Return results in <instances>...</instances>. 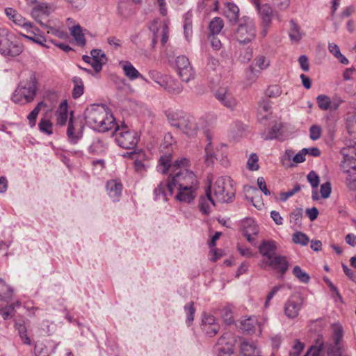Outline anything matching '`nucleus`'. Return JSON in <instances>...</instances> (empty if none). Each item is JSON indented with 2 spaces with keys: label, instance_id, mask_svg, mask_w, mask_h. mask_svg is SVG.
<instances>
[{
  "label": "nucleus",
  "instance_id": "obj_58",
  "mask_svg": "<svg viewBox=\"0 0 356 356\" xmlns=\"http://www.w3.org/2000/svg\"><path fill=\"white\" fill-rule=\"evenodd\" d=\"M310 138L313 140H316L320 138L321 136V128L318 125H312L309 129Z\"/></svg>",
  "mask_w": 356,
  "mask_h": 356
},
{
  "label": "nucleus",
  "instance_id": "obj_62",
  "mask_svg": "<svg viewBox=\"0 0 356 356\" xmlns=\"http://www.w3.org/2000/svg\"><path fill=\"white\" fill-rule=\"evenodd\" d=\"M272 4L277 8L280 10H285L286 9L289 4L290 0H270Z\"/></svg>",
  "mask_w": 356,
  "mask_h": 356
},
{
  "label": "nucleus",
  "instance_id": "obj_36",
  "mask_svg": "<svg viewBox=\"0 0 356 356\" xmlns=\"http://www.w3.org/2000/svg\"><path fill=\"white\" fill-rule=\"evenodd\" d=\"M258 326L259 328L261 327L260 323H259L255 318V317H250L245 320L241 321V329L248 332H254L255 331L256 327ZM259 332H261V330L259 329Z\"/></svg>",
  "mask_w": 356,
  "mask_h": 356
},
{
  "label": "nucleus",
  "instance_id": "obj_38",
  "mask_svg": "<svg viewBox=\"0 0 356 356\" xmlns=\"http://www.w3.org/2000/svg\"><path fill=\"white\" fill-rule=\"evenodd\" d=\"M224 26V22L222 18L219 17H214L209 24L210 35H216L220 33Z\"/></svg>",
  "mask_w": 356,
  "mask_h": 356
},
{
  "label": "nucleus",
  "instance_id": "obj_56",
  "mask_svg": "<svg viewBox=\"0 0 356 356\" xmlns=\"http://www.w3.org/2000/svg\"><path fill=\"white\" fill-rule=\"evenodd\" d=\"M282 284L277 285L273 287L271 291L268 293L266 296V299L264 303V307L266 308L268 307L270 305V302L273 299V298L275 296V295L282 289L283 288Z\"/></svg>",
  "mask_w": 356,
  "mask_h": 356
},
{
  "label": "nucleus",
  "instance_id": "obj_28",
  "mask_svg": "<svg viewBox=\"0 0 356 356\" xmlns=\"http://www.w3.org/2000/svg\"><path fill=\"white\" fill-rule=\"evenodd\" d=\"M243 234L246 237L247 240L252 243L254 241L253 236H256L258 234V227L255 225L254 221L252 219H247L243 222Z\"/></svg>",
  "mask_w": 356,
  "mask_h": 356
},
{
  "label": "nucleus",
  "instance_id": "obj_37",
  "mask_svg": "<svg viewBox=\"0 0 356 356\" xmlns=\"http://www.w3.org/2000/svg\"><path fill=\"white\" fill-rule=\"evenodd\" d=\"M70 33L75 41L79 45L83 46L86 44V38L83 33L82 28L79 24H75L70 27Z\"/></svg>",
  "mask_w": 356,
  "mask_h": 356
},
{
  "label": "nucleus",
  "instance_id": "obj_22",
  "mask_svg": "<svg viewBox=\"0 0 356 356\" xmlns=\"http://www.w3.org/2000/svg\"><path fill=\"white\" fill-rule=\"evenodd\" d=\"M61 22L58 19L48 20L46 23V32L51 33L59 38H66L67 36V33L61 30Z\"/></svg>",
  "mask_w": 356,
  "mask_h": 356
},
{
  "label": "nucleus",
  "instance_id": "obj_49",
  "mask_svg": "<svg viewBox=\"0 0 356 356\" xmlns=\"http://www.w3.org/2000/svg\"><path fill=\"white\" fill-rule=\"evenodd\" d=\"M246 126L241 122H235L232 124V131L234 137H242L245 132Z\"/></svg>",
  "mask_w": 356,
  "mask_h": 356
},
{
  "label": "nucleus",
  "instance_id": "obj_32",
  "mask_svg": "<svg viewBox=\"0 0 356 356\" xmlns=\"http://www.w3.org/2000/svg\"><path fill=\"white\" fill-rule=\"evenodd\" d=\"M107 145L102 140L95 139L88 147V152L90 154L101 155L106 152Z\"/></svg>",
  "mask_w": 356,
  "mask_h": 356
},
{
  "label": "nucleus",
  "instance_id": "obj_2",
  "mask_svg": "<svg viewBox=\"0 0 356 356\" xmlns=\"http://www.w3.org/2000/svg\"><path fill=\"white\" fill-rule=\"evenodd\" d=\"M38 90V79L35 72H31L29 79L20 81L15 90L12 101L15 104H25L32 102Z\"/></svg>",
  "mask_w": 356,
  "mask_h": 356
},
{
  "label": "nucleus",
  "instance_id": "obj_52",
  "mask_svg": "<svg viewBox=\"0 0 356 356\" xmlns=\"http://www.w3.org/2000/svg\"><path fill=\"white\" fill-rule=\"evenodd\" d=\"M202 330L206 333V334L210 337H213L216 335L219 330H220V325H201Z\"/></svg>",
  "mask_w": 356,
  "mask_h": 356
},
{
  "label": "nucleus",
  "instance_id": "obj_5",
  "mask_svg": "<svg viewBox=\"0 0 356 356\" xmlns=\"http://www.w3.org/2000/svg\"><path fill=\"white\" fill-rule=\"evenodd\" d=\"M216 201L221 203L232 202L235 197L232 180L229 177L218 178L212 187Z\"/></svg>",
  "mask_w": 356,
  "mask_h": 356
},
{
  "label": "nucleus",
  "instance_id": "obj_59",
  "mask_svg": "<svg viewBox=\"0 0 356 356\" xmlns=\"http://www.w3.org/2000/svg\"><path fill=\"white\" fill-rule=\"evenodd\" d=\"M307 180L313 188L318 187L319 184V177L315 172L311 171L307 175Z\"/></svg>",
  "mask_w": 356,
  "mask_h": 356
},
{
  "label": "nucleus",
  "instance_id": "obj_4",
  "mask_svg": "<svg viewBox=\"0 0 356 356\" xmlns=\"http://www.w3.org/2000/svg\"><path fill=\"white\" fill-rule=\"evenodd\" d=\"M174 139L172 136L168 134L164 136L163 142L161 145L162 151H163L164 149H167L165 154L161 156L159 159L160 165L157 167L158 171L163 174L168 172L173 167H186L189 164L188 159L184 157L176 160L173 165L171 163L172 155L168 149L172 145Z\"/></svg>",
  "mask_w": 356,
  "mask_h": 356
},
{
  "label": "nucleus",
  "instance_id": "obj_3",
  "mask_svg": "<svg viewBox=\"0 0 356 356\" xmlns=\"http://www.w3.org/2000/svg\"><path fill=\"white\" fill-rule=\"evenodd\" d=\"M177 172L170 174L168 177V193L172 195L175 193V187L193 186L199 185L196 175L191 170L184 168V167L175 166ZM175 168V167H173ZM172 169V168H171Z\"/></svg>",
  "mask_w": 356,
  "mask_h": 356
},
{
  "label": "nucleus",
  "instance_id": "obj_21",
  "mask_svg": "<svg viewBox=\"0 0 356 356\" xmlns=\"http://www.w3.org/2000/svg\"><path fill=\"white\" fill-rule=\"evenodd\" d=\"M264 264L277 270L282 274L285 273L289 268V263L286 257L277 254L270 260L264 261Z\"/></svg>",
  "mask_w": 356,
  "mask_h": 356
},
{
  "label": "nucleus",
  "instance_id": "obj_15",
  "mask_svg": "<svg viewBox=\"0 0 356 356\" xmlns=\"http://www.w3.org/2000/svg\"><path fill=\"white\" fill-rule=\"evenodd\" d=\"M316 101L318 107L323 111H335L343 102L342 99L337 96L330 98L325 95H319L316 97Z\"/></svg>",
  "mask_w": 356,
  "mask_h": 356
},
{
  "label": "nucleus",
  "instance_id": "obj_17",
  "mask_svg": "<svg viewBox=\"0 0 356 356\" xmlns=\"http://www.w3.org/2000/svg\"><path fill=\"white\" fill-rule=\"evenodd\" d=\"M122 184L119 179H111L106 182V190L113 202H118L122 195Z\"/></svg>",
  "mask_w": 356,
  "mask_h": 356
},
{
  "label": "nucleus",
  "instance_id": "obj_34",
  "mask_svg": "<svg viewBox=\"0 0 356 356\" xmlns=\"http://www.w3.org/2000/svg\"><path fill=\"white\" fill-rule=\"evenodd\" d=\"M208 144L205 147V161L208 165L213 163L214 160L216 159V155L213 150V147L211 144V136L209 133L206 134Z\"/></svg>",
  "mask_w": 356,
  "mask_h": 356
},
{
  "label": "nucleus",
  "instance_id": "obj_11",
  "mask_svg": "<svg viewBox=\"0 0 356 356\" xmlns=\"http://www.w3.org/2000/svg\"><path fill=\"white\" fill-rule=\"evenodd\" d=\"M341 153L343 156L341 168L344 173H350V170H356V143L343 147Z\"/></svg>",
  "mask_w": 356,
  "mask_h": 356
},
{
  "label": "nucleus",
  "instance_id": "obj_24",
  "mask_svg": "<svg viewBox=\"0 0 356 356\" xmlns=\"http://www.w3.org/2000/svg\"><path fill=\"white\" fill-rule=\"evenodd\" d=\"M199 127L193 117L188 115L186 122L181 126L179 130L190 137H194L197 135Z\"/></svg>",
  "mask_w": 356,
  "mask_h": 356
},
{
  "label": "nucleus",
  "instance_id": "obj_53",
  "mask_svg": "<svg viewBox=\"0 0 356 356\" xmlns=\"http://www.w3.org/2000/svg\"><path fill=\"white\" fill-rule=\"evenodd\" d=\"M282 94L281 88L277 85H273L268 87L266 91V95L270 98H275Z\"/></svg>",
  "mask_w": 356,
  "mask_h": 356
},
{
  "label": "nucleus",
  "instance_id": "obj_46",
  "mask_svg": "<svg viewBox=\"0 0 356 356\" xmlns=\"http://www.w3.org/2000/svg\"><path fill=\"white\" fill-rule=\"evenodd\" d=\"M184 311L186 314V324L190 326L194 320V314L195 309L194 307L193 302H189L184 306Z\"/></svg>",
  "mask_w": 356,
  "mask_h": 356
},
{
  "label": "nucleus",
  "instance_id": "obj_63",
  "mask_svg": "<svg viewBox=\"0 0 356 356\" xmlns=\"http://www.w3.org/2000/svg\"><path fill=\"white\" fill-rule=\"evenodd\" d=\"M331 184L329 182L323 184L321 186V194L323 198H327L331 193Z\"/></svg>",
  "mask_w": 356,
  "mask_h": 356
},
{
  "label": "nucleus",
  "instance_id": "obj_43",
  "mask_svg": "<svg viewBox=\"0 0 356 356\" xmlns=\"http://www.w3.org/2000/svg\"><path fill=\"white\" fill-rule=\"evenodd\" d=\"M192 33V14L188 13L185 15L184 22V33L187 40H190Z\"/></svg>",
  "mask_w": 356,
  "mask_h": 356
},
{
  "label": "nucleus",
  "instance_id": "obj_35",
  "mask_svg": "<svg viewBox=\"0 0 356 356\" xmlns=\"http://www.w3.org/2000/svg\"><path fill=\"white\" fill-rule=\"evenodd\" d=\"M270 104L268 100L263 99L259 103L257 118L258 120L261 122L267 118L268 115L270 113Z\"/></svg>",
  "mask_w": 356,
  "mask_h": 356
},
{
  "label": "nucleus",
  "instance_id": "obj_60",
  "mask_svg": "<svg viewBox=\"0 0 356 356\" xmlns=\"http://www.w3.org/2000/svg\"><path fill=\"white\" fill-rule=\"evenodd\" d=\"M343 339V330L341 327H337L334 330L333 340L334 345L339 346Z\"/></svg>",
  "mask_w": 356,
  "mask_h": 356
},
{
  "label": "nucleus",
  "instance_id": "obj_40",
  "mask_svg": "<svg viewBox=\"0 0 356 356\" xmlns=\"http://www.w3.org/2000/svg\"><path fill=\"white\" fill-rule=\"evenodd\" d=\"M159 36H161V44L164 45L168 40V27L166 24H162L154 33V38L152 41L154 44L156 42V38Z\"/></svg>",
  "mask_w": 356,
  "mask_h": 356
},
{
  "label": "nucleus",
  "instance_id": "obj_55",
  "mask_svg": "<svg viewBox=\"0 0 356 356\" xmlns=\"http://www.w3.org/2000/svg\"><path fill=\"white\" fill-rule=\"evenodd\" d=\"M323 350V343L321 342L318 346H312L304 356H320Z\"/></svg>",
  "mask_w": 356,
  "mask_h": 356
},
{
  "label": "nucleus",
  "instance_id": "obj_42",
  "mask_svg": "<svg viewBox=\"0 0 356 356\" xmlns=\"http://www.w3.org/2000/svg\"><path fill=\"white\" fill-rule=\"evenodd\" d=\"M168 193V179L165 181H161L157 186V187L154 191V194L155 195L156 198H163L166 199L167 195Z\"/></svg>",
  "mask_w": 356,
  "mask_h": 356
},
{
  "label": "nucleus",
  "instance_id": "obj_6",
  "mask_svg": "<svg viewBox=\"0 0 356 356\" xmlns=\"http://www.w3.org/2000/svg\"><path fill=\"white\" fill-rule=\"evenodd\" d=\"M22 46L15 35L6 29H0V54L3 56H17L22 52Z\"/></svg>",
  "mask_w": 356,
  "mask_h": 356
},
{
  "label": "nucleus",
  "instance_id": "obj_7",
  "mask_svg": "<svg viewBox=\"0 0 356 356\" xmlns=\"http://www.w3.org/2000/svg\"><path fill=\"white\" fill-rule=\"evenodd\" d=\"M114 132L117 144L124 149H134L139 140L137 132L129 130L127 126L119 127L116 124Z\"/></svg>",
  "mask_w": 356,
  "mask_h": 356
},
{
  "label": "nucleus",
  "instance_id": "obj_61",
  "mask_svg": "<svg viewBox=\"0 0 356 356\" xmlns=\"http://www.w3.org/2000/svg\"><path fill=\"white\" fill-rule=\"evenodd\" d=\"M18 332L23 343L29 345L31 343V339L27 336L25 326L19 325L18 327Z\"/></svg>",
  "mask_w": 356,
  "mask_h": 356
},
{
  "label": "nucleus",
  "instance_id": "obj_44",
  "mask_svg": "<svg viewBox=\"0 0 356 356\" xmlns=\"http://www.w3.org/2000/svg\"><path fill=\"white\" fill-rule=\"evenodd\" d=\"M182 85L172 77L170 78L166 91L172 95H179L183 91Z\"/></svg>",
  "mask_w": 356,
  "mask_h": 356
},
{
  "label": "nucleus",
  "instance_id": "obj_33",
  "mask_svg": "<svg viewBox=\"0 0 356 356\" xmlns=\"http://www.w3.org/2000/svg\"><path fill=\"white\" fill-rule=\"evenodd\" d=\"M224 13L225 16L230 22H236L238 19L239 9L234 3H227Z\"/></svg>",
  "mask_w": 356,
  "mask_h": 356
},
{
  "label": "nucleus",
  "instance_id": "obj_39",
  "mask_svg": "<svg viewBox=\"0 0 356 356\" xmlns=\"http://www.w3.org/2000/svg\"><path fill=\"white\" fill-rule=\"evenodd\" d=\"M74 83V88L72 90V97L74 99H77L81 97L84 90L83 82L82 79L79 76H74L72 79Z\"/></svg>",
  "mask_w": 356,
  "mask_h": 356
},
{
  "label": "nucleus",
  "instance_id": "obj_19",
  "mask_svg": "<svg viewBox=\"0 0 356 356\" xmlns=\"http://www.w3.org/2000/svg\"><path fill=\"white\" fill-rule=\"evenodd\" d=\"M28 6L31 7V15L32 17L43 25L42 19L44 16V3L38 0H26Z\"/></svg>",
  "mask_w": 356,
  "mask_h": 356
},
{
  "label": "nucleus",
  "instance_id": "obj_14",
  "mask_svg": "<svg viewBox=\"0 0 356 356\" xmlns=\"http://www.w3.org/2000/svg\"><path fill=\"white\" fill-rule=\"evenodd\" d=\"M198 188L199 185L193 186L175 187V192H177L175 198L181 202L189 204L196 197Z\"/></svg>",
  "mask_w": 356,
  "mask_h": 356
},
{
  "label": "nucleus",
  "instance_id": "obj_51",
  "mask_svg": "<svg viewBox=\"0 0 356 356\" xmlns=\"http://www.w3.org/2000/svg\"><path fill=\"white\" fill-rule=\"evenodd\" d=\"M301 190V186L300 184H296L293 188L286 192H282L280 194V200L282 202H286L289 197L294 195L296 193Z\"/></svg>",
  "mask_w": 356,
  "mask_h": 356
},
{
  "label": "nucleus",
  "instance_id": "obj_27",
  "mask_svg": "<svg viewBox=\"0 0 356 356\" xmlns=\"http://www.w3.org/2000/svg\"><path fill=\"white\" fill-rule=\"evenodd\" d=\"M5 14L10 19L18 26H21L23 28L31 26V22H27L24 17L19 15L17 10L13 8H6L5 9Z\"/></svg>",
  "mask_w": 356,
  "mask_h": 356
},
{
  "label": "nucleus",
  "instance_id": "obj_30",
  "mask_svg": "<svg viewBox=\"0 0 356 356\" xmlns=\"http://www.w3.org/2000/svg\"><path fill=\"white\" fill-rule=\"evenodd\" d=\"M120 65L122 67L124 75L130 80H134L143 77L140 73L134 67L129 61H120Z\"/></svg>",
  "mask_w": 356,
  "mask_h": 356
},
{
  "label": "nucleus",
  "instance_id": "obj_25",
  "mask_svg": "<svg viewBox=\"0 0 356 356\" xmlns=\"http://www.w3.org/2000/svg\"><path fill=\"white\" fill-rule=\"evenodd\" d=\"M24 29L29 35L22 33L23 37L41 45L42 47H44V37L40 34V31L38 28L34 27L31 23L30 27H24Z\"/></svg>",
  "mask_w": 356,
  "mask_h": 356
},
{
  "label": "nucleus",
  "instance_id": "obj_64",
  "mask_svg": "<svg viewBox=\"0 0 356 356\" xmlns=\"http://www.w3.org/2000/svg\"><path fill=\"white\" fill-rule=\"evenodd\" d=\"M269 60L263 56H259L256 58V65L261 70L266 69L269 65Z\"/></svg>",
  "mask_w": 356,
  "mask_h": 356
},
{
  "label": "nucleus",
  "instance_id": "obj_26",
  "mask_svg": "<svg viewBox=\"0 0 356 356\" xmlns=\"http://www.w3.org/2000/svg\"><path fill=\"white\" fill-rule=\"evenodd\" d=\"M55 115L56 118V124L60 127L64 126L70 118L68 117V104L67 100H63L60 104Z\"/></svg>",
  "mask_w": 356,
  "mask_h": 356
},
{
  "label": "nucleus",
  "instance_id": "obj_12",
  "mask_svg": "<svg viewBox=\"0 0 356 356\" xmlns=\"http://www.w3.org/2000/svg\"><path fill=\"white\" fill-rule=\"evenodd\" d=\"M83 126L81 122L74 117L73 112H70L68 120L67 136L72 143H76L83 136Z\"/></svg>",
  "mask_w": 356,
  "mask_h": 356
},
{
  "label": "nucleus",
  "instance_id": "obj_31",
  "mask_svg": "<svg viewBox=\"0 0 356 356\" xmlns=\"http://www.w3.org/2000/svg\"><path fill=\"white\" fill-rule=\"evenodd\" d=\"M290 27L289 30V35L292 42H299L304 35V33L301 31L300 26L293 19L290 21Z\"/></svg>",
  "mask_w": 356,
  "mask_h": 356
},
{
  "label": "nucleus",
  "instance_id": "obj_57",
  "mask_svg": "<svg viewBox=\"0 0 356 356\" xmlns=\"http://www.w3.org/2000/svg\"><path fill=\"white\" fill-rule=\"evenodd\" d=\"M280 125L275 124H274L268 135L264 137L266 140H272L278 137L280 131Z\"/></svg>",
  "mask_w": 356,
  "mask_h": 356
},
{
  "label": "nucleus",
  "instance_id": "obj_18",
  "mask_svg": "<svg viewBox=\"0 0 356 356\" xmlns=\"http://www.w3.org/2000/svg\"><path fill=\"white\" fill-rule=\"evenodd\" d=\"M277 250L276 243L272 240H264L259 246V252L264 257V261L270 260L276 255Z\"/></svg>",
  "mask_w": 356,
  "mask_h": 356
},
{
  "label": "nucleus",
  "instance_id": "obj_45",
  "mask_svg": "<svg viewBox=\"0 0 356 356\" xmlns=\"http://www.w3.org/2000/svg\"><path fill=\"white\" fill-rule=\"evenodd\" d=\"M261 1L262 0H250V1L254 5L257 10L259 12L261 16H272L271 8L266 5L261 6Z\"/></svg>",
  "mask_w": 356,
  "mask_h": 356
},
{
  "label": "nucleus",
  "instance_id": "obj_54",
  "mask_svg": "<svg viewBox=\"0 0 356 356\" xmlns=\"http://www.w3.org/2000/svg\"><path fill=\"white\" fill-rule=\"evenodd\" d=\"M257 162L258 156L254 153L251 154L247 163L248 168L252 171L257 170L259 169Z\"/></svg>",
  "mask_w": 356,
  "mask_h": 356
},
{
  "label": "nucleus",
  "instance_id": "obj_23",
  "mask_svg": "<svg viewBox=\"0 0 356 356\" xmlns=\"http://www.w3.org/2000/svg\"><path fill=\"white\" fill-rule=\"evenodd\" d=\"M240 349L243 356H261L259 348L253 341L241 340Z\"/></svg>",
  "mask_w": 356,
  "mask_h": 356
},
{
  "label": "nucleus",
  "instance_id": "obj_8",
  "mask_svg": "<svg viewBox=\"0 0 356 356\" xmlns=\"http://www.w3.org/2000/svg\"><path fill=\"white\" fill-rule=\"evenodd\" d=\"M236 39L242 44L250 42L256 36L255 24L249 17H243L235 31Z\"/></svg>",
  "mask_w": 356,
  "mask_h": 356
},
{
  "label": "nucleus",
  "instance_id": "obj_50",
  "mask_svg": "<svg viewBox=\"0 0 356 356\" xmlns=\"http://www.w3.org/2000/svg\"><path fill=\"white\" fill-rule=\"evenodd\" d=\"M346 184L347 187L352 191H356V170H350V173H346Z\"/></svg>",
  "mask_w": 356,
  "mask_h": 356
},
{
  "label": "nucleus",
  "instance_id": "obj_48",
  "mask_svg": "<svg viewBox=\"0 0 356 356\" xmlns=\"http://www.w3.org/2000/svg\"><path fill=\"white\" fill-rule=\"evenodd\" d=\"M292 241L294 243L305 246L309 243V238L305 234L301 232H296L293 234Z\"/></svg>",
  "mask_w": 356,
  "mask_h": 356
},
{
  "label": "nucleus",
  "instance_id": "obj_13",
  "mask_svg": "<svg viewBox=\"0 0 356 356\" xmlns=\"http://www.w3.org/2000/svg\"><path fill=\"white\" fill-rule=\"evenodd\" d=\"M235 339L230 332L224 333L218 339L216 350L219 356H229L234 352Z\"/></svg>",
  "mask_w": 356,
  "mask_h": 356
},
{
  "label": "nucleus",
  "instance_id": "obj_16",
  "mask_svg": "<svg viewBox=\"0 0 356 356\" xmlns=\"http://www.w3.org/2000/svg\"><path fill=\"white\" fill-rule=\"evenodd\" d=\"M302 300L299 296L290 298L284 305V313L289 318H294L298 316L302 307Z\"/></svg>",
  "mask_w": 356,
  "mask_h": 356
},
{
  "label": "nucleus",
  "instance_id": "obj_10",
  "mask_svg": "<svg viewBox=\"0 0 356 356\" xmlns=\"http://www.w3.org/2000/svg\"><path fill=\"white\" fill-rule=\"evenodd\" d=\"M175 63L177 73L182 81L188 83L195 79V72L186 56H177Z\"/></svg>",
  "mask_w": 356,
  "mask_h": 356
},
{
  "label": "nucleus",
  "instance_id": "obj_20",
  "mask_svg": "<svg viewBox=\"0 0 356 356\" xmlns=\"http://www.w3.org/2000/svg\"><path fill=\"white\" fill-rule=\"evenodd\" d=\"M167 119L171 126L179 129L183 123L186 122L188 114L181 111L168 110L165 113Z\"/></svg>",
  "mask_w": 356,
  "mask_h": 356
},
{
  "label": "nucleus",
  "instance_id": "obj_47",
  "mask_svg": "<svg viewBox=\"0 0 356 356\" xmlns=\"http://www.w3.org/2000/svg\"><path fill=\"white\" fill-rule=\"evenodd\" d=\"M293 274L298 279V280L302 283H307L310 280L309 275L298 266H296L293 269Z\"/></svg>",
  "mask_w": 356,
  "mask_h": 356
},
{
  "label": "nucleus",
  "instance_id": "obj_29",
  "mask_svg": "<svg viewBox=\"0 0 356 356\" xmlns=\"http://www.w3.org/2000/svg\"><path fill=\"white\" fill-rule=\"evenodd\" d=\"M212 206H215V200L212 197L209 188V191H207L206 195L200 197L199 208L202 213L208 215L211 212Z\"/></svg>",
  "mask_w": 356,
  "mask_h": 356
},
{
  "label": "nucleus",
  "instance_id": "obj_9",
  "mask_svg": "<svg viewBox=\"0 0 356 356\" xmlns=\"http://www.w3.org/2000/svg\"><path fill=\"white\" fill-rule=\"evenodd\" d=\"M234 92L232 87L222 86L215 92V97L223 106L233 111L238 104V100Z\"/></svg>",
  "mask_w": 356,
  "mask_h": 356
},
{
  "label": "nucleus",
  "instance_id": "obj_1",
  "mask_svg": "<svg viewBox=\"0 0 356 356\" xmlns=\"http://www.w3.org/2000/svg\"><path fill=\"white\" fill-rule=\"evenodd\" d=\"M86 123L98 132H106L116 126L115 118L108 108L99 104L87 107L84 112Z\"/></svg>",
  "mask_w": 356,
  "mask_h": 356
},
{
  "label": "nucleus",
  "instance_id": "obj_41",
  "mask_svg": "<svg viewBox=\"0 0 356 356\" xmlns=\"http://www.w3.org/2000/svg\"><path fill=\"white\" fill-rule=\"evenodd\" d=\"M329 51L337 58L342 64H348V60L341 53L340 49L335 43H329Z\"/></svg>",
  "mask_w": 356,
  "mask_h": 356
}]
</instances>
